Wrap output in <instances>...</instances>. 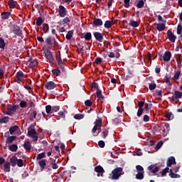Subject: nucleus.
Wrapping results in <instances>:
<instances>
[{
	"label": "nucleus",
	"mask_w": 182,
	"mask_h": 182,
	"mask_svg": "<svg viewBox=\"0 0 182 182\" xmlns=\"http://www.w3.org/2000/svg\"><path fill=\"white\" fill-rule=\"evenodd\" d=\"M58 168H59V166L56 163V159L50 158L49 164H47L45 169H46V172H48V171H51L52 169L56 170Z\"/></svg>",
	"instance_id": "obj_1"
},
{
	"label": "nucleus",
	"mask_w": 182,
	"mask_h": 182,
	"mask_svg": "<svg viewBox=\"0 0 182 182\" xmlns=\"http://www.w3.org/2000/svg\"><path fill=\"white\" fill-rule=\"evenodd\" d=\"M123 168L117 167L112 171V180H118L120 176L122 175Z\"/></svg>",
	"instance_id": "obj_2"
},
{
	"label": "nucleus",
	"mask_w": 182,
	"mask_h": 182,
	"mask_svg": "<svg viewBox=\"0 0 182 182\" xmlns=\"http://www.w3.org/2000/svg\"><path fill=\"white\" fill-rule=\"evenodd\" d=\"M43 53L45 55L46 59L49 63L53 62L54 61V58L53 56L52 52L48 48H43Z\"/></svg>",
	"instance_id": "obj_3"
},
{
	"label": "nucleus",
	"mask_w": 182,
	"mask_h": 182,
	"mask_svg": "<svg viewBox=\"0 0 182 182\" xmlns=\"http://www.w3.org/2000/svg\"><path fill=\"white\" fill-rule=\"evenodd\" d=\"M13 32L14 34L19 38H23V31L21 30V27L16 24H14L13 26Z\"/></svg>",
	"instance_id": "obj_4"
},
{
	"label": "nucleus",
	"mask_w": 182,
	"mask_h": 182,
	"mask_svg": "<svg viewBox=\"0 0 182 182\" xmlns=\"http://www.w3.org/2000/svg\"><path fill=\"white\" fill-rule=\"evenodd\" d=\"M159 57L161 60H164V62H169L170 59L171 58V52L166 51L164 55L159 53Z\"/></svg>",
	"instance_id": "obj_5"
},
{
	"label": "nucleus",
	"mask_w": 182,
	"mask_h": 182,
	"mask_svg": "<svg viewBox=\"0 0 182 182\" xmlns=\"http://www.w3.org/2000/svg\"><path fill=\"white\" fill-rule=\"evenodd\" d=\"M94 124H95V126L92 129V134H95L96 132L97 131L98 128L102 127V119L99 117L98 119H97L95 120Z\"/></svg>",
	"instance_id": "obj_6"
},
{
	"label": "nucleus",
	"mask_w": 182,
	"mask_h": 182,
	"mask_svg": "<svg viewBox=\"0 0 182 182\" xmlns=\"http://www.w3.org/2000/svg\"><path fill=\"white\" fill-rule=\"evenodd\" d=\"M145 105V102L144 101H139L138 102V110L136 112V116L138 117H141L144 113V106Z\"/></svg>",
	"instance_id": "obj_7"
},
{
	"label": "nucleus",
	"mask_w": 182,
	"mask_h": 182,
	"mask_svg": "<svg viewBox=\"0 0 182 182\" xmlns=\"http://www.w3.org/2000/svg\"><path fill=\"white\" fill-rule=\"evenodd\" d=\"M182 97V92L178 90L174 91V95L172 97H168V99L172 102H175L176 100L181 99Z\"/></svg>",
	"instance_id": "obj_8"
},
{
	"label": "nucleus",
	"mask_w": 182,
	"mask_h": 182,
	"mask_svg": "<svg viewBox=\"0 0 182 182\" xmlns=\"http://www.w3.org/2000/svg\"><path fill=\"white\" fill-rule=\"evenodd\" d=\"M18 108V106L16 105L11 106L9 108H7L6 114L9 116H11L17 111Z\"/></svg>",
	"instance_id": "obj_9"
},
{
	"label": "nucleus",
	"mask_w": 182,
	"mask_h": 182,
	"mask_svg": "<svg viewBox=\"0 0 182 182\" xmlns=\"http://www.w3.org/2000/svg\"><path fill=\"white\" fill-rule=\"evenodd\" d=\"M93 36L96 41L99 43H102L104 41V36L102 33L96 31L93 33Z\"/></svg>",
	"instance_id": "obj_10"
},
{
	"label": "nucleus",
	"mask_w": 182,
	"mask_h": 182,
	"mask_svg": "<svg viewBox=\"0 0 182 182\" xmlns=\"http://www.w3.org/2000/svg\"><path fill=\"white\" fill-rule=\"evenodd\" d=\"M27 135L29 137L33 136V135H38V132L36 130L34 125L31 124V127L28 128Z\"/></svg>",
	"instance_id": "obj_11"
},
{
	"label": "nucleus",
	"mask_w": 182,
	"mask_h": 182,
	"mask_svg": "<svg viewBox=\"0 0 182 182\" xmlns=\"http://www.w3.org/2000/svg\"><path fill=\"white\" fill-rule=\"evenodd\" d=\"M58 10H59V16H60V18H65V16H66L67 15V9H65V7L63 5H60L58 6Z\"/></svg>",
	"instance_id": "obj_12"
},
{
	"label": "nucleus",
	"mask_w": 182,
	"mask_h": 182,
	"mask_svg": "<svg viewBox=\"0 0 182 182\" xmlns=\"http://www.w3.org/2000/svg\"><path fill=\"white\" fill-rule=\"evenodd\" d=\"M95 171L97 173L98 177H100V176L102 177L103 174L105 173L104 168L100 165L95 167Z\"/></svg>",
	"instance_id": "obj_13"
},
{
	"label": "nucleus",
	"mask_w": 182,
	"mask_h": 182,
	"mask_svg": "<svg viewBox=\"0 0 182 182\" xmlns=\"http://www.w3.org/2000/svg\"><path fill=\"white\" fill-rule=\"evenodd\" d=\"M167 34V38L169 40V41L172 43H176V36H174V34L173 33V31L171 30H168L166 33Z\"/></svg>",
	"instance_id": "obj_14"
},
{
	"label": "nucleus",
	"mask_w": 182,
	"mask_h": 182,
	"mask_svg": "<svg viewBox=\"0 0 182 182\" xmlns=\"http://www.w3.org/2000/svg\"><path fill=\"white\" fill-rule=\"evenodd\" d=\"M24 75L23 73L21 70H19L18 72L16 73V79L15 81L18 84H21L22 80L23 79Z\"/></svg>",
	"instance_id": "obj_15"
},
{
	"label": "nucleus",
	"mask_w": 182,
	"mask_h": 182,
	"mask_svg": "<svg viewBox=\"0 0 182 182\" xmlns=\"http://www.w3.org/2000/svg\"><path fill=\"white\" fill-rule=\"evenodd\" d=\"M57 85L53 81H48L46 83L45 87L48 90H53L56 88Z\"/></svg>",
	"instance_id": "obj_16"
},
{
	"label": "nucleus",
	"mask_w": 182,
	"mask_h": 182,
	"mask_svg": "<svg viewBox=\"0 0 182 182\" xmlns=\"http://www.w3.org/2000/svg\"><path fill=\"white\" fill-rule=\"evenodd\" d=\"M147 170L151 171V173L156 174L160 171V168L159 166H156L155 164H151L147 167Z\"/></svg>",
	"instance_id": "obj_17"
},
{
	"label": "nucleus",
	"mask_w": 182,
	"mask_h": 182,
	"mask_svg": "<svg viewBox=\"0 0 182 182\" xmlns=\"http://www.w3.org/2000/svg\"><path fill=\"white\" fill-rule=\"evenodd\" d=\"M154 26H156V29L159 31V32H163L166 29V24L164 23H154Z\"/></svg>",
	"instance_id": "obj_18"
},
{
	"label": "nucleus",
	"mask_w": 182,
	"mask_h": 182,
	"mask_svg": "<svg viewBox=\"0 0 182 182\" xmlns=\"http://www.w3.org/2000/svg\"><path fill=\"white\" fill-rule=\"evenodd\" d=\"M176 158L174 156H170L167 159L166 166L168 167H171L173 165H176Z\"/></svg>",
	"instance_id": "obj_19"
},
{
	"label": "nucleus",
	"mask_w": 182,
	"mask_h": 182,
	"mask_svg": "<svg viewBox=\"0 0 182 182\" xmlns=\"http://www.w3.org/2000/svg\"><path fill=\"white\" fill-rule=\"evenodd\" d=\"M11 15V13L9 11H4L1 13V17L3 21H6V19H9Z\"/></svg>",
	"instance_id": "obj_20"
},
{
	"label": "nucleus",
	"mask_w": 182,
	"mask_h": 182,
	"mask_svg": "<svg viewBox=\"0 0 182 182\" xmlns=\"http://www.w3.org/2000/svg\"><path fill=\"white\" fill-rule=\"evenodd\" d=\"M41 171H43L46 167V159H41L38 161Z\"/></svg>",
	"instance_id": "obj_21"
},
{
	"label": "nucleus",
	"mask_w": 182,
	"mask_h": 182,
	"mask_svg": "<svg viewBox=\"0 0 182 182\" xmlns=\"http://www.w3.org/2000/svg\"><path fill=\"white\" fill-rule=\"evenodd\" d=\"M92 23L95 26H102L103 21L101 18H94Z\"/></svg>",
	"instance_id": "obj_22"
},
{
	"label": "nucleus",
	"mask_w": 182,
	"mask_h": 182,
	"mask_svg": "<svg viewBox=\"0 0 182 182\" xmlns=\"http://www.w3.org/2000/svg\"><path fill=\"white\" fill-rule=\"evenodd\" d=\"M18 157L16 156H13L10 158V164L12 167H15L17 164Z\"/></svg>",
	"instance_id": "obj_23"
},
{
	"label": "nucleus",
	"mask_w": 182,
	"mask_h": 182,
	"mask_svg": "<svg viewBox=\"0 0 182 182\" xmlns=\"http://www.w3.org/2000/svg\"><path fill=\"white\" fill-rule=\"evenodd\" d=\"M4 171L9 173L11 171V164L9 161L4 162Z\"/></svg>",
	"instance_id": "obj_24"
},
{
	"label": "nucleus",
	"mask_w": 182,
	"mask_h": 182,
	"mask_svg": "<svg viewBox=\"0 0 182 182\" xmlns=\"http://www.w3.org/2000/svg\"><path fill=\"white\" fill-rule=\"evenodd\" d=\"M169 176L171 178H180V174L175 173L172 168L169 169Z\"/></svg>",
	"instance_id": "obj_25"
},
{
	"label": "nucleus",
	"mask_w": 182,
	"mask_h": 182,
	"mask_svg": "<svg viewBox=\"0 0 182 182\" xmlns=\"http://www.w3.org/2000/svg\"><path fill=\"white\" fill-rule=\"evenodd\" d=\"M23 148L26 151L31 150V144L29 141H26L23 144Z\"/></svg>",
	"instance_id": "obj_26"
},
{
	"label": "nucleus",
	"mask_w": 182,
	"mask_h": 182,
	"mask_svg": "<svg viewBox=\"0 0 182 182\" xmlns=\"http://www.w3.org/2000/svg\"><path fill=\"white\" fill-rule=\"evenodd\" d=\"M16 139V136H10L6 139V144H10Z\"/></svg>",
	"instance_id": "obj_27"
},
{
	"label": "nucleus",
	"mask_w": 182,
	"mask_h": 182,
	"mask_svg": "<svg viewBox=\"0 0 182 182\" xmlns=\"http://www.w3.org/2000/svg\"><path fill=\"white\" fill-rule=\"evenodd\" d=\"M73 35H74V31L73 30L68 31V33L65 36V39L67 41H70L73 38Z\"/></svg>",
	"instance_id": "obj_28"
},
{
	"label": "nucleus",
	"mask_w": 182,
	"mask_h": 182,
	"mask_svg": "<svg viewBox=\"0 0 182 182\" xmlns=\"http://www.w3.org/2000/svg\"><path fill=\"white\" fill-rule=\"evenodd\" d=\"M58 65L60 67V68L62 70L63 72L65 70V64L61 58V57L59 58L58 60Z\"/></svg>",
	"instance_id": "obj_29"
},
{
	"label": "nucleus",
	"mask_w": 182,
	"mask_h": 182,
	"mask_svg": "<svg viewBox=\"0 0 182 182\" xmlns=\"http://www.w3.org/2000/svg\"><path fill=\"white\" fill-rule=\"evenodd\" d=\"M83 38L85 39V41H90L92 40V33L90 32L86 33L83 36Z\"/></svg>",
	"instance_id": "obj_30"
},
{
	"label": "nucleus",
	"mask_w": 182,
	"mask_h": 182,
	"mask_svg": "<svg viewBox=\"0 0 182 182\" xmlns=\"http://www.w3.org/2000/svg\"><path fill=\"white\" fill-rule=\"evenodd\" d=\"M19 129L18 125H14L13 127H11L9 128V133L11 135H13L14 132H16V131H18V129Z\"/></svg>",
	"instance_id": "obj_31"
},
{
	"label": "nucleus",
	"mask_w": 182,
	"mask_h": 182,
	"mask_svg": "<svg viewBox=\"0 0 182 182\" xmlns=\"http://www.w3.org/2000/svg\"><path fill=\"white\" fill-rule=\"evenodd\" d=\"M96 95H97V97L99 99V100H104L105 99V96H103L102 95V90L100 89H97V91H96Z\"/></svg>",
	"instance_id": "obj_32"
},
{
	"label": "nucleus",
	"mask_w": 182,
	"mask_h": 182,
	"mask_svg": "<svg viewBox=\"0 0 182 182\" xmlns=\"http://www.w3.org/2000/svg\"><path fill=\"white\" fill-rule=\"evenodd\" d=\"M129 25H130V26H132L133 28H138V26H139V23L133 19H131L130 22H129Z\"/></svg>",
	"instance_id": "obj_33"
},
{
	"label": "nucleus",
	"mask_w": 182,
	"mask_h": 182,
	"mask_svg": "<svg viewBox=\"0 0 182 182\" xmlns=\"http://www.w3.org/2000/svg\"><path fill=\"white\" fill-rule=\"evenodd\" d=\"M9 150L12 152H16L18 150V146L16 144H11L9 147Z\"/></svg>",
	"instance_id": "obj_34"
},
{
	"label": "nucleus",
	"mask_w": 182,
	"mask_h": 182,
	"mask_svg": "<svg viewBox=\"0 0 182 182\" xmlns=\"http://www.w3.org/2000/svg\"><path fill=\"white\" fill-rule=\"evenodd\" d=\"M43 26V31L44 32L45 34L48 33L49 31H50V27L48 23H43L42 25Z\"/></svg>",
	"instance_id": "obj_35"
},
{
	"label": "nucleus",
	"mask_w": 182,
	"mask_h": 182,
	"mask_svg": "<svg viewBox=\"0 0 182 182\" xmlns=\"http://www.w3.org/2000/svg\"><path fill=\"white\" fill-rule=\"evenodd\" d=\"M46 157V152H41L37 155L36 161H41L43 159Z\"/></svg>",
	"instance_id": "obj_36"
},
{
	"label": "nucleus",
	"mask_w": 182,
	"mask_h": 182,
	"mask_svg": "<svg viewBox=\"0 0 182 182\" xmlns=\"http://www.w3.org/2000/svg\"><path fill=\"white\" fill-rule=\"evenodd\" d=\"M51 73L53 75H55L56 77H59L61 75V71L59 69H53L51 70Z\"/></svg>",
	"instance_id": "obj_37"
},
{
	"label": "nucleus",
	"mask_w": 182,
	"mask_h": 182,
	"mask_svg": "<svg viewBox=\"0 0 182 182\" xmlns=\"http://www.w3.org/2000/svg\"><path fill=\"white\" fill-rule=\"evenodd\" d=\"M45 42L49 46H53V43L52 41V38L51 36H48L46 39H45Z\"/></svg>",
	"instance_id": "obj_38"
},
{
	"label": "nucleus",
	"mask_w": 182,
	"mask_h": 182,
	"mask_svg": "<svg viewBox=\"0 0 182 182\" xmlns=\"http://www.w3.org/2000/svg\"><path fill=\"white\" fill-rule=\"evenodd\" d=\"M112 23L109 20H107L104 23V27L106 28V29H109V28H112Z\"/></svg>",
	"instance_id": "obj_39"
},
{
	"label": "nucleus",
	"mask_w": 182,
	"mask_h": 182,
	"mask_svg": "<svg viewBox=\"0 0 182 182\" xmlns=\"http://www.w3.org/2000/svg\"><path fill=\"white\" fill-rule=\"evenodd\" d=\"M181 75V71H176L173 75V81L178 80V78L180 77V75Z\"/></svg>",
	"instance_id": "obj_40"
},
{
	"label": "nucleus",
	"mask_w": 182,
	"mask_h": 182,
	"mask_svg": "<svg viewBox=\"0 0 182 182\" xmlns=\"http://www.w3.org/2000/svg\"><path fill=\"white\" fill-rule=\"evenodd\" d=\"M144 173H137L136 174V179L141 181L144 178Z\"/></svg>",
	"instance_id": "obj_41"
},
{
	"label": "nucleus",
	"mask_w": 182,
	"mask_h": 182,
	"mask_svg": "<svg viewBox=\"0 0 182 182\" xmlns=\"http://www.w3.org/2000/svg\"><path fill=\"white\" fill-rule=\"evenodd\" d=\"M6 47V43L3 38H0V49L4 50Z\"/></svg>",
	"instance_id": "obj_42"
},
{
	"label": "nucleus",
	"mask_w": 182,
	"mask_h": 182,
	"mask_svg": "<svg viewBox=\"0 0 182 182\" xmlns=\"http://www.w3.org/2000/svg\"><path fill=\"white\" fill-rule=\"evenodd\" d=\"M152 107H153V104H151V103H150V104L145 103L144 109L147 112H149V111L152 109Z\"/></svg>",
	"instance_id": "obj_43"
},
{
	"label": "nucleus",
	"mask_w": 182,
	"mask_h": 182,
	"mask_svg": "<svg viewBox=\"0 0 182 182\" xmlns=\"http://www.w3.org/2000/svg\"><path fill=\"white\" fill-rule=\"evenodd\" d=\"M170 171V168L168 166H166L165 168L163 169L161 172V176L164 177L166 176L167 173H168Z\"/></svg>",
	"instance_id": "obj_44"
},
{
	"label": "nucleus",
	"mask_w": 182,
	"mask_h": 182,
	"mask_svg": "<svg viewBox=\"0 0 182 182\" xmlns=\"http://www.w3.org/2000/svg\"><path fill=\"white\" fill-rule=\"evenodd\" d=\"M136 169L137 171V173H145L144 167L141 165H136Z\"/></svg>",
	"instance_id": "obj_45"
},
{
	"label": "nucleus",
	"mask_w": 182,
	"mask_h": 182,
	"mask_svg": "<svg viewBox=\"0 0 182 182\" xmlns=\"http://www.w3.org/2000/svg\"><path fill=\"white\" fill-rule=\"evenodd\" d=\"M85 115L83 114H76L74 115V119L77 120H81L84 119Z\"/></svg>",
	"instance_id": "obj_46"
},
{
	"label": "nucleus",
	"mask_w": 182,
	"mask_h": 182,
	"mask_svg": "<svg viewBox=\"0 0 182 182\" xmlns=\"http://www.w3.org/2000/svg\"><path fill=\"white\" fill-rule=\"evenodd\" d=\"M145 3L144 0H139L136 4V8L141 9L144 6Z\"/></svg>",
	"instance_id": "obj_47"
},
{
	"label": "nucleus",
	"mask_w": 182,
	"mask_h": 182,
	"mask_svg": "<svg viewBox=\"0 0 182 182\" xmlns=\"http://www.w3.org/2000/svg\"><path fill=\"white\" fill-rule=\"evenodd\" d=\"M157 87V85L155 82H151L149 85V88L150 91L155 90Z\"/></svg>",
	"instance_id": "obj_48"
},
{
	"label": "nucleus",
	"mask_w": 182,
	"mask_h": 182,
	"mask_svg": "<svg viewBox=\"0 0 182 182\" xmlns=\"http://www.w3.org/2000/svg\"><path fill=\"white\" fill-rule=\"evenodd\" d=\"M46 112L47 114H53V109L51 105H46Z\"/></svg>",
	"instance_id": "obj_49"
},
{
	"label": "nucleus",
	"mask_w": 182,
	"mask_h": 182,
	"mask_svg": "<svg viewBox=\"0 0 182 182\" xmlns=\"http://www.w3.org/2000/svg\"><path fill=\"white\" fill-rule=\"evenodd\" d=\"M164 81L168 84L169 86L173 85V83H171V82H170V77L168 76V75H166L164 78Z\"/></svg>",
	"instance_id": "obj_50"
},
{
	"label": "nucleus",
	"mask_w": 182,
	"mask_h": 182,
	"mask_svg": "<svg viewBox=\"0 0 182 182\" xmlns=\"http://www.w3.org/2000/svg\"><path fill=\"white\" fill-rule=\"evenodd\" d=\"M42 23H43L42 17H38V18L36 19V26H41Z\"/></svg>",
	"instance_id": "obj_51"
},
{
	"label": "nucleus",
	"mask_w": 182,
	"mask_h": 182,
	"mask_svg": "<svg viewBox=\"0 0 182 182\" xmlns=\"http://www.w3.org/2000/svg\"><path fill=\"white\" fill-rule=\"evenodd\" d=\"M16 165L18 167L21 168L23 166V161L21 159H17Z\"/></svg>",
	"instance_id": "obj_52"
},
{
	"label": "nucleus",
	"mask_w": 182,
	"mask_h": 182,
	"mask_svg": "<svg viewBox=\"0 0 182 182\" xmlns=\"http://www.w3.org/2000/svg\"><path fill=\"white\" fill-rule=\"evenodd\" d=\"M8 5H9V7L11 9H14V8H15V6H16L14 0H9V1H8Z\"/></svg>",
	"instance_id": "obj_53"
},
{
	"label": "nucleus",
	"mask_w": 182,
	"mask_h": 182,
	"mask_svg": "<svg viewBox=\"0 0 182 182\" xmlns=\"http://www.w3.org/2000/svg\"><path fill=\"white\" fill-rule=\"evenodd\" d=\"M9 117H4L0 119V124H6L7 122H9Z\"/></svg>",
	"instance_id": "obj_54"
},
{
	"label": "nucleus",
	"mask_w": 182,
	"mask_h": 182,
	"mask_svg": "<svg viewBox=\"0 0 182 182\" xmlns=\"http://www.w3.org/2000/svg\"><path fill=\"white\" fill-rule=\"evenodd\" d=\"M108 135H109V131L106 130V129L104 130L103 132H102V133H101V137L102 139H106Z\"/></svg>",
	"instance_id": "obj_55"
},
{
	"label": "nucleus",
	"mask_w": 182,
	"mask_h": 182,
	"mask_svg": "<svg viewBox=\"0 0 182 182\" xmlns=\"http://www.w3.org/2000/svg\"><path fill=\"white\" fill-rule=\"evenodd\" d=\"M165 117L168 119H173L174 118V115L173 112H170L166 114Z\"/></svg>",
	"instance_id": "obj_56"
},
{
	"label": "nucleus",
	"mask_w": 182,
	"mask_h": 182,
	"mask_svg": "<svg viewBox=\"0 0 182 182\" xmlns=\"http://www.w3.org/2000/svg\"><path fill=\"white\" fill-rule=\"evenodd\" d=\"M19 106L22 109H25L27 107V102L24 100H21L19 103Z\"/></svg>",
	"instance_id": "obj_57"
},
{
	"label": "nucleus",
	"mask_w": 182,
	"mask_h": 182,
	"mask_svg": "<svg viewBox=\"0 0 182 182\" xmlns=\"http://www.w3.org/2000/svg\"><path fill=\"white\" fill-rule=\"evenodd\" d=\"M92 105H93V103L90 100H87L85 101V105L88 107H92Z\"/></svg>",
	"instance_id": "obj_58"
},
{
	"label": "nucleus",
	"mask_w": 182,
	"mask_h": 182,
	"mask_svg": "<svg viewBox=\"0 0 182 182\" xmlns=\"http://www.w3.org/2000/svg\"><path fill=\"white\" fill-rule=\"evenodd\" d=\"M36 117H37V112H36V111H33V112L31 114L30 120H31V121H33V119H36Z\"/></svg>",
	"instance_id": "obj_59"
},
{
	"label": "nucleus",
	"mask_w": 182,
	"mask_h": 182,
	"mask_svg": "<svg viewBox=\"0 0 182 182\" xmlns=\"http://www.w3.org/2000/svg\"><path fill=\"white\" fill-rule=\"evenodd\" d=\"M28 63H29V67L33 68L34 66L35 60H33L32 58H30L28 60Z\"/></svg>",
	"instance_id": "obj_60"
},
{
	"label": "nucleus",
	"mask_w": 182,
	"mask_h": 182,
	"mask_svg": "<svg viewBox=\"0 0 182 182\" xmlns=\"http://www.w3.org/2000/svg\"><path fill=\"white\" fill-rule=\"evenodd\" d=\"M143 122L145 123L150 122V117L148 114L144 115Z\"/></svg>",
	"instance_id": "obj_61"
},
{
	"label": "nucleus",
	"mask_w": 182,
	"mask_h": 182,
	"mask_svg": "<svg viewBox=\"0 0 182 182\" xmlns=\"http://www.w3.org/2000/svg\"><path fill=\"white\" fill-rule=\"evenodd\" d=\"M124 8H129L130 6V0H124Z\"/></svg>",
	"instance_id": "obj_62"
},
{
	"label": "nucleus",
	"mask_w": 182,
	"mask_h": 182,
	"mask_svg": "<svg viewBox=\"0 0 182 182\" xmlns=\"http://www.w3.org/2000/svg\"><path fill=\"white\" fill-rule=\"evenodd\" d=\"M181 31H182V26L181 24H178L177 26V34L178 35H181Z\"/></svg>",
	"instance_id": "obj_63"
},
{
	"label": "nucleus",
	"mask_w": 182,
	"mask_h": 182,
	"mask_svg": "<svg viewBox=\"0 0 182 182\" xmlns=\"http://www.w3.org/2000/svg\"><path fill=\"white\" fill-rule=\"evenodd\" d=\"M69 22H70V18L69 17H65L62 21L63 23H69Z\"/></svg>",
	"instance_id": "obj_64"
}]
</instances>
